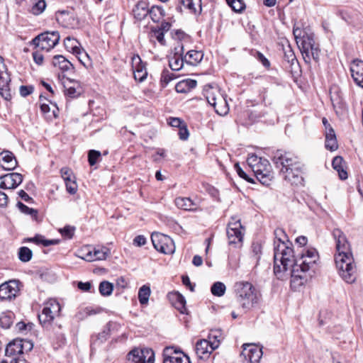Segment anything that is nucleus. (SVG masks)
Here are the masks:
<instances>
[{
    "instance_id": "obj_14",
    "label": "nucleus",
    "mask_w": 363,
    "mask_h": 363,
    "mask_svg": "<svg viewBox=\"0 0 363 363\" xmlns=\"http://www.w3.org/2000/svg\"><path fill=\"white\" fill-rule=\"evenodd\" d=\"M59 78L62 81L66 96L70 98H76L83 93V87L79 81L71 79L67 77L65 74H59Z\"/></svg>"
},
{
    "instance_id": "obj_53",
    "label": "nucleus",
    "mask_w": 363,
    "mask_h": 363,
    "mask_svg": "<svg viewBox=\"0 0 363 363\" xmlns=\"http://www.w3.org/2000/svg\"><path fill=\"white\" fill-rule=\"evenodd\" d=\"M151 32L152 33V36L155 37L162 45H166L164 33H163V31H160L159 30H156V28H152L151 29Z\"/></svg>"
},
{
    "instance_id": "obj_2",
    "label": "nucleus",
    "mask_w": 363,
    "mask_h": 363,
    "mask_svg": "<svg viewBox=\"0 0 363 363\" xmlns=\"http://www.w3.org/2000/svg\"><path fill=\"white\" fill-rule=\"evenodd\" d=\"M273 162L279 169L282 177L292 185H302L303 182V165L298 158L290 152L277 150L273 156Z\"/></svg>"
},
{
    "instance_id": "obj_18",
    "label": "nucleus",
    "mask_w": 363,
    "mask_h": 363,
    "mask_svg": "<svg viewBox=\"0 0 363 363\" xmlns=\"http://www.w3.org/2000/svg\"><path fill=\"white\" fill-rule=\"evenodd\" d=\"M163 363H191L189 357L173 347H166L163 352Z\"/></svg>"
},
{
    "instance_id": "obj_15",
    "label": "nucleus",
    "mask_w": 363,
    "mask_h": 363,
    "mask_svg": "<svg viewBox=\"0 0 363 363\" xmlns=\"http://www.w3.org/2000/svg\"><path fill=\"white\" fill-rule=\"evenodd\" d=\"M128 359L134 363H154L155 353L149 348H135L128 354Z\"/></svg>"
},
{
    "instance_id": "obj_22",
    "label": "nucleus",
    "mask_w": 363,
    "mask_h": 363,
    "mask_svg": "<svg viewBox=\"0 0 363 363\" xmlns=\"http://www.w3.org/2000/svg\"><path fill=\"white\" fill-rule=\"evenodd\" d=\"M131 60L135 79L138 82L144 81L147 77V72L140 57L138 55H134Z\"/></svg>"
},
{
    "instance_id": "obj_8",
    "label": "nucleus",
    "mask_w": 363,
    "mask_h": 363,
    "mask_svg": "<svg viewBox=\"0 0 363 363\" xmlns=\"http://www.w3.org/2000/svg\"><path fill=\"white\" fill-rule=\"evenodd\" d=\"M297 45L306 63H310L311 60L318 62L320 49L318 45L315 44L313 35L303 32V37L297 40Z\"/></svg>"
},
{
    "instance_id": "obj_6",
    "label": "nucleus",
    "mask_w": 363,
    "mask_h": 363,
    "mask_svg": "<svg viewBox=\"0 0 363 363\" xmlns=\"http://www.w3.org/2000/svg\"><path fill=\"white\" fill-rule=\"evenodd\" d=\"M335 265L342 279L352 284L356 280V265L352 252H339L335 255Z\"/></svg>"
},
{
    "instance_id": "obj_31",
    "label": "nucleus",
    "mask_w": 363,
    "mask_h": 363,
    "mask_svg": "<svg viewBox=\"0 0 363 363\" xmlns=\"http://www.w3.org/2000/svg\"><path fill=\"white\" fill-rule=\"evenodd\" d=\"M108 250L106 247L101 249H94L93 252L89 251L83 258L88 262L94 260H103L107 257Z\"/></svg>"
},
{
    "instance_id": "obj_32",
    "label": "nucleus",
    "mask_w": 363,
    "mask_h": 363,
    "mask_svg": "<svg viewBox=\"0 0 363 363\" xmlns=\"http://www.w3.org/2000/svg\"><path fill=\"white\" fill-rule=\"evenodd\" d=\"M197 85V82L194 79H186L178 82L175 86V89L178 93H188L194 89Z\"/></svg>"
},
{
    "instance_id": "obj_27",
    "label": "nucleus",
    "mask_w": 363,
    "mask_h": 363,
    "mask_svg": "<svg viewBox=\"0 0 363 363\" xmlns=\"http://www.w3.org/2000/svg\"><path fill=\"white\" fill-rule=\"evenodd\" d=\"M64 45L67 51L72 52L77 57L79 60L84 64L80 57L83 50L80 48V43L75 38L67 37L64 40Z\"/></svg>"
},
{
    "instance_id": "obj_62",
    "label": "nucleus",
    "mask_w": 363,
    "mask_h": 363,
    "mask_svg": "<svg viewBox=\"0 0 363 363\" xmlns=\"http://www.w3.org/2000/svg\"><path fill=\"white\" fill-rule=\"evenodd\" d=\"M33 57L34 62L37 65H41L43 64L44 57H43V54H41L40 52H38V51L33 52Z\"/></svg>"
},
{
    "instance_id": "obj_26",
    "label": "nucleus",
    "mask_w": 363,
    "mask_h": 363,
    "mask_svg": "<svg viewBox=\"0 0 363 363\" xmlns=\"http://www.w3.org/2000/svg\"><path fill=\"white\" fill-rule=\"evenodd\" d=\"M1 161L3 162L1 167L6 170H13L17 166V160L10 151H3L0 154Z\"/></svg>"
},
{
    "instance_id": "obj_23",
    "label": "nucleus",
    "mask_w": 363,
    "mask_h": 363,
    "mask_svg": "<svg viewBox=\"0 0 363 363\" xmlns=\"http://www.w3.org/2000/svg\"><path fill=\"white\" fill-rule=\"evenodd\" d=\"M352 77L355 84L363 88V61L354 60L350 65Z\"/></svg>"
},
{
    "instance_id": "obj_50",
    "label": "nucleus",
    "mask_w": 363,
    "mask_h": 363,
    "mask_svg": "<svg viewBox=\"0 0 363 363\" xmlns=\"http://www.w3.org/2000/svg\"><path fill=\"white\" fill-rule=\"evenodd\" d=\"M46 7L45 0H38L32 7V12L35 15L41 13Z\"/></svg>"
},
{
    "instance_id": "obj_55",
    "label": "nucleus",
    "mask_w": 363,
    "mask_h": 363,
    "mask_svg": "<svg viewBox=\"0 0 363 363\" xmlns=\"http://www.w3.org/2000/svg\"><path fill=\"white\" fill-rule=\"evenodd\" d=\"M252 252L253 255L256 257L257 260H259L260 258V255L262 254V247L261 243L258 242H255L252 245Z\"/></svg>"
},
{
    "instance_id": "obj_63",
    "label": "nucleus",
    "mask_w": 363,
    "mask_h": 363,
    "mask_svg": "<svg viewBox=\"0 0 363 363\" xmlns=\"http://www.w3.org/2000/svg\"><path fill=\"white\" fill-rule=\"evenodd\" d=\"M146 243V238L143 235H138L133 240V245L141 247Z\"/></svg>"
},
{
    "instance_id": "obj_36",
    "label": "nucleus",
    "mask_w": 363,
    "mask_h": 363,
    "mask_svg": "<svg viewBox=\"0 0 363 363\" xmlns=\"http://www.w3.org/2000/svg\"><path fill=\"white\" fill-rule=\"evenodd\" d=\"M174 307L182 313L186 312L185 298L179 292L172 294Z\"/></svg>"
},
{
    "instance_id": "obj_59",
    "label": "nucleus",
    "mask_w": 363,
    "mask_h": 363,
    "mask_svg": "<svg viewBox=\"0 0 363 363\" xmlns=\"http://www.w3.org/2000/svg\"><path fill=\"white\" fill-rule=\"evenodd\" d=\"M182 284L188 287L191 291H194L195 284H192L190 281L189 277L187 275H183L182 277Z\"/></svg>"
},
{
    "instance_id": "obj_40",
    "label": "nucleus",
    "mask_w": 363,
    "mask_h": 363,
    "mask_svg": "<svg viewBox=\"0 0 363 363\" xmlns=\"http://www.w3.org/2000/svg\"><path fill=\"white\" fill-rule=\"evenodd\" d=\"M29 242H33L36 244H42L43 246H49L52 245H57L60 242L59 240H47L43 235H37L33 238H28Z\"/></svg>"
},
{
    "instance_id": "obj_54",
    "label": "nucleus",
    "mask_w": 363,
    "mask_h": 363,
    "mask_svg": "<svg viewBox=\"0 0 363 363\" xmlns=\"http://www.w3.org/2000/svg\"><path fill=\"white\" fill-rule=\"evenodd\" d=\"M75 228L74 227L67 225L60 230L61 235L67 238H72L74 235Z\"/></svg>"
},
{
    "instance_id": "obj_11",
    "label": "nucleus",
    "mask_w": 363,
    "mask_h": 363,
    "mask_svg": "<svg viewBox=\"0 0 363 363\" xmlns=\"http://www.w3.org/2000/svg\"><path fill=\"white\" fill-rule=\"evenodd\" d=\"M60 34L57 31L45 32L33 39L32 43L36 47L47 51L50 50L60 40Z\"/></svg>"
},
{
    "instance_id": "obj_16",
    "label": "nucleus",
    "mask_w": 363,
    "mask_h": 363,
    "mask_svg": "<svg viewBox=\"0 0 363 363\" xmlns=\"http://www.w3.org/2000/svg\"><path fill=\"white\" fill-rule=\"evenodd\" d=\"M218 347V341L211 342L203 339L196 342L195 351L199 359H206L208 358L211 352Z\"/></svg>"
},
{
    "instance_id": "obj_33",
    "label": "nucleus",
    "mask_w": 363,
    "mask_h": 363,
    "mask_svg": "<svg viewBox=\"0 0 363 363\" xmlns=\"http://www.w3.org/2000/svg\"><path fill=\"white\" fill-rule=\"evenodd\" d=\"M332 166L338 172L340 179L345 180L347 179V172L344 169L345 161L341 156H336L333 158Z\"/></svg>"
},
{
    "instance_id": "obj_1",
    "label": "nucleus",
    "mask_w": 363,
    "mask_h": 363,
    "mask_svg": "<svg viewBox=\"0 0 363 363\" xmlns=\"http://www.w3.org/2000/svg\"><path fill=\"white\" fill-rule=\"evenodd\" d=\"M290 264L281 265L279 279H283V274L289 269L291 272V287L294 290L298 289L301 286L307 283L314 275L317 269L320 257L317 250L314 247L303 249L300 257L295 258L294 252Z\"/></svg>"
},
{
    "instance_id": "obj_57",
    "label": "nucleus",
    "mask_w": 363,
    "mask_h": 363,
    "mask_svg": "<svg viewBox=\"0 0 363 363\" xmlns=\"http://www.w3.org/2000/svg\"><path fill=\"white\" fill-rule=\"evenodd\" d=\"M255 57L265 67H269L270 66L269 61L264 57V55L259 52L256 51Z\"/></svg>"
},
{
    "instance_id": "obj_39",
    "label": "nucleus",
    "mask_w": 363,
    "mask_h": 363,
    "mask_svg": "<svg viewBox=\"0 0 363 363\" xmlns=\"http://www.w3.org/2000/svg\"><path fill=\"white\" fill-rule=\"evenodd\" d=\"M151 290L149 286L143 285L138 291V300L141 305H145L148 303Z\"/></svg>"
},
{
    "instance_id": "obj_37",
    "label": "nucleus",
    "mask_w": 363,
    "mask_h": 363,
    "mask_svg": "<svg viewBox=\"0 0 363 363\" xmlns=\"http://www.w3.org/2000/svg\"><path fill=\"white\" fill-rule=\"evenodd\" d=\"M174 203L179 208L185 211H192L194 209V203L188 197H177L175 199Z\"/></svg>"
},
{
    "instance_id": "obj_7",
    "label": "nucleus",
    "mask_w": 363,
    "mask_h": 363,
    "mask_svg": "<svg viewBox=\"0 0 363 363\" xmlns=\"http://www.w3.org/2000/svg\"><path fill=\"white\" fill-rule=\"evenodd\" d=\"M247 163L257 179L263 185L268 186L273 177L269 161L255 154H252L248 156Z\"/></svg>"
},
{
    "instance_id": "obj_49",
    "label": "nucleus",
    "mask_w": 363,
    "mask_h": 363,
    "mask_svg": "<svg viewBox=\"0 0 363 363\" xmlns=\"http://www.w3.org/2000/svg\"><path fill=\"white\" fill-rule=\"evenodd\" d=\"M200 0H182L183 6L189 9L192 13L196 11V6L199 5Z\"/></svg>"
},
{
    "instance_id": "obj_21",
    "label": "nucleus",
    "mask_w": 363,
    "mask_h": 363,
    "mask_svg": "<svg viewBox=\"0 0 363 363\" xmlns=\"http://www.w3.org/2000/svg\"><path fill=\"white\" fill-rule=\"evenodd\" d=\"M333 236L335 240L337 253L352 252L347 237L341 230L338 228L334 229Z\"/></svg>"
},
{
    "instance_id": "obj_9",
    "label": "nucleus",
    "mask_w": 363,
    "mask_h": 363,
    "mask_svg": "<svg viewBox=\"0 0 363 363\" xmlns=\"http://www.w3.org/2000/svg\"><path fill=\"white\" fill-rule=\"evenodd\" d=\"M152 245L156 250L165 255H172L175 251L173 240L162 233H153L151 235Z\"/></svg>"
},
{
    "instance_id": "obj_29",
    "label": "nucleus",
    "mask_w": 363,
    "mask_h": 363,
    "mask_svg": "<svg viewBox=\"0 0 363 363\" xmlns=\"http://www.w3.org/2000/svg\"><path fill=\"white\" fill-rule=\"evenodd\" d=\"M203 58V52L200 50H194L188 51L184 56L185 62L193 66H196L199 64Z\"/></svg>"
},
{
    "instance_id": "obj_45",
    "label": "nucleus",
    "mask_w": 363,
    "mask_h": 363,
    "mask_svg": "<svg viewBox=\"0 0 363 363\" xmlns=\"http://www.w3.org/2000/svg\"><path fill=\"white\" fill-rule=\"evenodd\" d=\"M150 18L154 22L158 21L161 17L164 16V10L160 6H152L150 9H149V13Z\"/></svg>"
},
{
    "instance_id": "obj_17",
    "label": "nucleus",
    "mask_w": 363,
    "mask_h": 363,
    "mask_svg": "<svg viewBox=\"0 0 363 363\" xmlns=\"http://www.w3.org/2000/svg\"><path fill=\"white\" fill-rule=\"evenodd\" d=\"M263 354L262 350L254 344H243L241 355L250 363H259Z\"/></svg>"
},
{
    "instance_id": "obj_25",
    "label": "nucleus",
    "mask_w": 363,
    "mask_h": 363,
    "mask_svg": "<svg viewBox=\"0 0 363 363\" xmlns=\"http://www.w3.org/2000/svg\"><path fill=\"white\" fill-rule=\"evenodd\" d=\"M207 101L218 115L223 116L227 115V99L225 97L219 98L218 101V99L215 96H207Z\"/></svg>"
},
{
    "instance_id": "obj_34",
    "label": "nucleus",
    "mask_w": 363,
    "mask_h": 363,
    "mask_svg": "<svg viewBox=\"0 0 363 363\" xmlns=\"http://www.w3.org/2000/svg\"><path fill=\"white\" fill-rule=\"evenodd\" d=\"M134 17L139 21L144 19L149 13L148 4L145 1H139L133 10Z\"/></svg>"
},
{
    "instance_id": "obj_4",
    "label": "nucleus",
    "mask_w": 363,
    "mask_h": 363,
    "mask_svg": "<svg viewBox=\"0 0 363 363\" xmlns=\"http://www.w3.org/2000/svg\"><path fill=\"white\" fill-rule=\"evenodd\" d=\"M237 301L243 309L250 310L259 302V291L250 282L240 281L234 286Z\"/></svg>"
},
{
    "instance_id": "obj_51",
    "label": "nucleus",
    "mask_w": 363,
    "mask_h": 363,
    "mask_svg": "<svg viewBox=\"0 0 363 363\" xmlns=\"http://www.w3.org/2000/svg\"><path fill=\"white\" fill-rule=\"evenodd\" d=\"M101 157V152L97 150H91L88 153V161L91 166H94Z\"/></svg>"
},
{
    "instance_id": "obj_30",
    "label": "nucleus",
    "mask_w": 363,
    "mask_h": 363,
    "mask_svg": "<svg viewBox=\"0 0 363 363\" xmlns=\"http://www.w3.org/2000/svg\"><path fill=\"white\" fill-rule=\"evenodd\" d=\"M52 65L55 67H58L62 71V72L74 69L73 65L64 56L60 55L53 57Z\"/></svg>"
},
{
    "instance_id": "obj_28",
    "label": "nucleus",
    "mask_w": 363,
    "mask_h": 363,
    "mask_svg": "<svg viewBox=\"0 0 363 363\" xmlns=\"http://www.w3.org/2000/svg\"><path fill=\"white\" fill-rule=\"evenodd\" d=\"M3 176L8 189H16L23 182V176L19 173H9Z\"/></svg>"
},
{
    "instance_id": "obj_60",
    "label": "nucleus",
    "mask_w": 363,
    "mask_h": 363,
    "mask_svg": "<svg viewBox=\"0 0 363 363\" xmlns=\"http://www.w3.org/2000/svg\"><path fill=\"white\" fill-rule=\"evenodd\" d=\"M179 138L183 140H186L188 138L189 130L186 128V126L185 125V124H184L182 127L179 128Z\"/></svg>"
},
{
    "instance_id": "obj_35",
    "label": "nucleus",
    "mask_w": 363,
    "mask_h": 363,
    "mask_svg": "<svg viewBox=\"0 0 363 363\" xmlns=\"http://www.w3.org/2000/svg\"><path fill=\"white\" fill-rule=\"evenodd\" d=\"M325 146L327 150L332 152L336 150L338 147L336 135L333 128L327 130L325 133Z\"/></svg>"
},
{
    "instance_id": "obj_12",
    "label": "nucleus",
    "mask_w": 363,
    "mask_h": 363,
    "mask_svg": "<svg viewBox=\"0 0 363 363\" xmlns=\"http://www.w3.org/2000/svg\"><path fill=\"white\" fill-rule=\"evenodd\" d=\"M23 284L17 279H11L0 285V299L11 301L20 295Z\"/></svg>"
},
{
    "instance_id": "obj_3",
    "label": "nucleus",
    "mask_w": 363,
    "mask_h": 363,
    "mask_svg": "<svg viewBox=\"0 0 363 363\" xmlns=\"http://www.w3.org/2000/svg\"><path fill=\"white\" fill-rule=\"evenodd\" d=\"M274 272L277 278H280L281 265L290 264L293 256L292 243L288 240L285 231L282 228H277L274 232Z\"/></svg>"
},
{
    "instance_id": "obj_61",
    "label": "nucleus",
    "mask_w": 363,
    "mask_h": 363,
    "mask_svg": "<svg viewBox=\"0 0 363 363\" xmlns=\"http://www.w3.org/2000/svg\"><path fill=\"white\" fill-rule=\"evenodd\" d=\"M172 38L175 40H182L186 37V33L181 30H176L172 32Z\"/></svg>"
},
{
    "instance_id": "obj_64",
    "label": "nucleus",
    "mask_w": 363,
    "mask_h": 363,
    "mask_svg": "<svg viewBox=\"0 0 363 363\" xmlns=\"http://www.w3.org/2000/svg\"><path fill=\"white\" fill-rule=\"evenodd\" d=\"M169 124L172 127L180 128L184 123L179 118H171Z\"/></svg>"
},
{
    "instance_id": "obj_56",
    "label": "nucleus",
    "mask_w": 363,
    "mask_h": 363,
    "mask_svg": "<svg viewBox=\"0 0 363 363\" xmlns=\"http://www.w3.org/2000/svg\"><path fill=\"white\" fill-rule=\"evenodd\" d=\"M34 87L33 86L22 85L19 88V92L21 96L26 97L33 92Z\"/></svg>"
},
{
    "instance_id": "obj_42",
    "label": "nucleus",
    "mask_w": 363,
    "mask_h": 363,
    "mask_svg": "<svg viewBox=\"0 0 363 363\" xmlns=\"http://www.w3.org/2000/svg\"><path fill=\"white\" fill-rule=\"evenodd\" d=\"M226 290L225 285L220 281L215 282L211 287V292L215 296H222Z\"/></svg>"
},
{
    "instance_id": "obj_48",
    "label": "nucleus",
    "mask_w": 363,
    "mask_h": 363,
    "mask_svg": "<svg viewBox=\"0 0 363 363\" xmlns=\"http://www.w3.org/2000/svg\"><path fill=\"white\" fill-rule=\"evenodd\" d=\"M284 60L289 64L294 65L295 62H296V57L295 56V54L294 51L292 50L290 45L287 46L286 48L284 49Z\"/></svg>"
},
{
    "instance_id": "obj_13",
    "label": "nucleus",
    "mask_w": 363,
    "mask_h": 363,
    "mask_svg": "<svg viewBox=\"0 0 363 363\" xmlns=\"http://www.w3.org/2000/svg\"><path fill=\"white\" fill-rule=\"evenodd\" d=\"M11 77L8 69L0 56V95L6 101L11 99L10 89Z\"/></svg>"
},
{
    "instance_id": "obj_10",
    "label": "nucleus",
    "mask_w": 363,
    "mask_h": 363,
    "mask_svg": "<svg viewBox=\"0 0 363 363\" xmlns=\"http://www.w3.org/2000/svg\"><path fill=\"white\" fill-rule=\"evenodd\" d=\"M61 306L55 299H50L45 303L40 315H38L40 323L44 326H48L55 317L60 314Z\"/></svg>"
},
{
    "instance_id": "obj_5",
    "label": "nucleus",
    "mask_w": 363,
    "mask_h": 363,
    "mask_svg": "<svg viewBox=\"0 0 363 363\" xmlns=\"http://www.w3.org/2000/svg\"><path fill=\"white\" fill-rule=\"evenodd\" d=\"M245 227L241 224L240 218L235 216H231L228 220V247L233 246L237 251L230 259V264H234L237 267L240 259V250L242 247Z\"/></svg>"
},
{
    "instance_id": "obj_43",
    "label": "nucleus",
    "mask_w": 363,
    "mask_h": 363,
    "mask_svg": "<svg viewBox=\"0 0 363 363\" xmlns=\"http://www.w3.org/2000/svg\"><path fill=\"white\" fill-rule=\"evenodd\" d=\"M228 6L235 13H242L246 8L243 0H228Z\"/></svg>"
},
{
    "instance_id": "obj_52",
    "label": "nucleus",
    "mask_w": 363,
    "mask_h": 363,
    "mask_svg": "<svg viewBox=\"0 0 363 363\" xmlns=\"http://www.w3.org/2000/svg\"><path fill=\"white\" fill-rule=\"evenodd\" d=\"M234 168L239 175L240 177L244 179L247 182L250 183H255L254 179L250 177L245 172L243 171V169L240 167V164L238 163H235L234 165Z\"/></svg>"
},
{
    "instance_id": "obj_38",
    "label": "nucleus",
    "mask_w": 363,
    "mask_h": 363,
    "mask_svg": "<svg viewBox=\"0 0 363 363\" xmlns=\"http://www.w3.org/2000/svg\"><path fill=\"white\" fill-rule=\"evenodd\" d=\"M13 322V314L11 312H4L0 315V326L2 328H9Z\"/></svg>"
},
{
    "instance_id": "obj_24",
    "label": "nucleus",
    "mask_w": 363,
    "mask_h": 363,
    "mask_svg": "<svg viewBox=\"0 0 363 363\" xmlns=\"http://www.w3.org/2000/svg\"><path fill=\"white\" fill-rule=\"evenodd\" d=\"M62 177L65 182L67 191L71 194H74L77 190V185L75 181V177L72 170L67 167H63L60 170Z\"/></svg>"
},
{
    "instance_id": "obj_44",
    "label": "nucleus",
    "mask_w": 363,
    "mask_h": 363,
    "mask_svg": "<svg viewBox=\"0 0 363 363\" xmlns=\"http://www.w3.org/2000/svg\"><path fill=\"white\" fill-rule=\"evenodd\" d=\"M33 252L27 247H21L18 250V258L23 262H27L32 258Z\"/></svg>"
},
{
    "instance_id": "obj_46",
    "label": "nucleus",
    "mask_w": 363,
    "mask_h": 363,
    "mask_svg": "<svg viewBox=\"0 0 363 363\" xmlns=\"http://www.w3.org/2000/svg\"><path fill=\"white\" fill-rule=\"evenodd\" d=\"M17 207L20 210V211L23 213L30 215L33 218H37L38 216V211L28 207L26 205L23 204L22 202L18 201L17 203Z\"/></svg>"
},
{
    "instance_id": "obj_19",
    "label": "nucleus",
    "mask_w": 363,
    "mask_h": 363,
    "mask_svg": "<svg viewBox=\"0 0 363 363\" xmlns=\"http://www.w3.org/2000/svg\"><path fill=\"white\" fill-rule=\"evenodd\" d=\"M184 47L182 44L178 45L174 49L173 53L169 57V66L173 71L180 70L185 62Z\"/></svg>"
},
{
    "instance_id": "obj_58",
    "label": "nucleus",
    "mask_w": 363,
    "mask_h": 363,
    "mask_svg": "<svg viewBox=\"0 0 363 363\" xmlns=\"http://www.w3.org/2000/svg\"><path fill=\"white\" fill-rule=\"evenodd\" d=\"M208 341H218V345L220 342V333L218 330H211L208 336Z\"/></svg>"
},
{
    "instance_id": "obj_41",
    "label": "nucleus",
    "mask_w": 363,
    "mask_h": 363,
    "mask_svg": "<svg viewBox=\"0 0 363 363\" xmlns=\"http://www.w3.org/2000/svg\"><path fill=\"white\" fill-rule=\"evenodd\" d=\"M113 290V285L108 281H103L99 284V291L101 296H109Z\"/></svg>"
},
{
    "instance_id": "obj_20",
    "label": "nucleus",
    "mask_w": 363,
    "mask_h": 363,
    "mask_svg": "<svg viewBox=\"0 0 363 363\" xmlns=\"http://www.w3.org/2000/svg\"><path fill=\"white\" fill-rule=\"evenodd\" d=\"M26 346L28 347V350H30L33 347V345L30 342L23 341L21 339H16L7 345L5 349V354L6 356H12L23 354Z\"/></svg>"
},
{
    "instance_id": "obj_47",
    "label": "nucleus",
    "mask_w": 363,
    "mask_h": 363,
    "mask_svg": "<svg viewBox=\"0 0 363 363\" xmlns=\"http://www.w3.org/2000/svg\"><path fill=\"white\" fill-rule=\"evenodd\" d=\"M175 78V75L167 69H164L161 74L160 82L163 86H167L169 82Z\"/></svg>"
}]
</instances>
